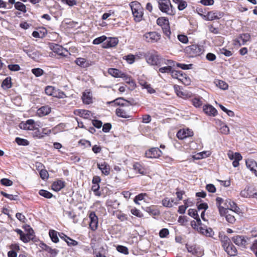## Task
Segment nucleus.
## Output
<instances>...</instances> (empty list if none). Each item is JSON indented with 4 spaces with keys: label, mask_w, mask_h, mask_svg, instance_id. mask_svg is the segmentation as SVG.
I'll use <instances>...</instances> for the list:
<instances>
[{
    "label": "nucleus",
    "mask_w": 257,
    "mask_h": 257,
    "mask_svg": "<svg viewBox=\"0 0 257 257\" xmlns=\"http://www.w3.org/2000/svg\"><path fill=\"white\" fill-rule=\"evenodd\" d=\"M15 8L16 10L21 11L23 13H26L27 12L26 6L21 2H18L15 3Z\"/></svg>",
    "instance_id": "a19ab883"
},
{
    "label": "nucleus",
    "mask_w": 257,
    "mask_h": 257,
    "mask_svg": "<svg viewBox=\"0 0 257 257\" xmlns=\"http://www.w3.org/2000/svg\"><path fill=\"white\" fill-rule=\"evenodd\" d=\"M193 135V132L188 128L180 130L177 134V137L180 140H183Z\"/></svg>",
    "instance_id": "ddd939ff"
},
{
    "label": "nucleus",
    "mask_w": 257,
    "mask_h": 257,
    "mask_svg": "<svg viewBox=\"0 0 257 257\" xmlns=\"http://www.w3.org/2000/svg\"><path fill=\"white\" fill-rule=\"evenodd\" d=\"M248 238L243 235H235L232 237V241L237 245L242 248H246Z\"/></svg>",
    "instance_id": "423d86ee"
},
{
    "label": "nucleus",
    "mask_w": 257,
    "mask_h": 257,
    "mask_svg": "<svg viewBox=\"0 0 257 257\" xmlns=\"http://www.w3.org/2000/svg\"><path fill=\"white\" fill-rule=\"evenodd\" d=\"M246 165L248 169H249L251 171L253 172L257 176V171L256 170V168H257V164L254 161L252 160H246Z\"/></svg>",
    "instance_id": "aec40b11"
},
{
    "label": "nucleus",
    "mask_w": 257,
    "mask_h": 257,
    "mask_svg": "<svg viewBox=\"0 0 257 257\" xmlns=\"http://www.w3.org/2000/svg\"><path fill=\"white\" fill-rule=\"evenodd\" d=\"M173 2L177 5L178 9L180 11L184 10L187 6L186 2L183 0H173Z\"/></svg>",
    "instance_id": "2f4dec72"
},
{
    "label": "nucleus",
    "mask_w": 257,
    "mask_h": 257,
    "mask_svg": "<svg viewBox=\"0 0 257 257\" xmlns=\"http://www.w3.org/2000/svg\"><path fill=\"white\" fill-rule=\"evenodd\" d=\"M118 40L116 38H107L103 43L102 47L108 48L115 46L118 44Z\"/></svg>",
    "instance_id": "2eb2a0df"
},
{
    "label": "nucleus",
    "mask_w": 257,
    "mask_h": 257,
    "mask_svg": "<svg viewBox=\"0 0 257 257\" xmlns=\"http://www.w3.org/2000/svg\"><path fill=\"white\" fill-rule=\"evenodd\" d=\"M202 99V98H200L198 97H194L192 99V103L195 107H199L203 104Z\"/></svg>",
    "instance_id": "37998d69"
},
{
    "label": "nucleus",
    "mask_w": 257,
    "mask_h": 257,
    "mask_svg": "<svg viewBox=\"0 0 257 257\" xmlns=\"http://www.w3.org/2000/svg\"><path fill=\"white\" fill-rule=\"evenodd\" d=\"M65 186L64 182L61 180H58L54 182L52 185V189L55 191H59Z\"/></svg>",
    "instance_id": "b1692460"
},
{
    "label": "nucleus",
    "mask_w": 257,
    "mask_h": 257,
    "mask_svg": "<svg viewBox=\"0 0 257 257\" xmlns=\"http://www.w3.org/2000/svg\"><path fill=\"white\" fill-rule=\"evenodd\" d=\"M220 133L224 135H227L229 133V128L228 126L224 123L221 124L220 128Z\"/></svg>",
    "instance_id": "6e6d98bb"
},
{
    "label": "nucleus",
    "mask_w": 257,
    "mask_h": 257,
    "mask_svg": "<svg viewBox=\"0 0 257 257\" xmlns=\"http://www.w3.org/2000/svg\"><path fill=\"white\" fill-rule=\"evenodd\" d=\"M186 247L189 252L195 256L201 257L204 254L203 250L199 247H197L195 245H190L187 244Z\"/></svg>",
    "instance_id": "1a4fd4ad"
},
{
    "label": "nucleus",
    "mask_w": 257,
    "mask_h": 257,
    "mask_svg": "<svg viewBox=\"0 0 257 257\" xmlns=\"http://www.w3.org/2000/svg\"><path fill=\"white\" fill-rule=\"evenodd\" d=\"M203 111L207 115L215 116L217 115V110L211 105H206L203 106Z\"/></svg>",
    "instance_id": "dca6fc26"
},
{
    "label": "nucleus",
    "mask_w": 257,
    "mask_h": 257,
    "mask_svg": "<svg viewBox=\"0 0 257 257\" xmlns=\"http://www.w3.org/2000/svg\"><path fill=\"white\" fill-rule=\"evenodd\" d=\"M45 250L50 253L53 256H55L59 252V250L55 248H52L48 245H45Z\"/></svg>",
    "instance_id": "c03bdc74"
},
{
    "label": "nucleus",
    "mask_w": 257,
    "mask_h": 257,
    "mask_svg": "<svg viewBox=\"0 0 257 257\" xmlns=\"http://www.w3.org/2000/svg\"><path fill=\"white\" fill-rule=\"evenodd\" d=\"M235 159L233 160L232 165L234 167H237L239 166V161L241 160L242 157L240 153H236Z\"/></svg>",
    "instance_id": "a18cd8bd"
},
{
    "label": "nucleus",
    "mask_w": 257,
    "mask_h": 257,
    "mask_svg": "<svg viewBox=\"0 0 257 257\" xmlns=\"http://www.w3.org/2000/svg\"><path fill=\"white\" fill-rule=\"evenodd\" d=\"M39 193L41 196H43L46 198L49 199V198H51L53 196V195L51 193H50V192H49L47 190H43V189L40 190L39 192Z\"/></svg>",
    "instance_id": "3c124183"
},
{
    "label": "nucleus",
    "mask_w": 257,
    "mask_h": 257,
    "mask_svg": "<svg viewBox=\"0 0 257 257\" xmlns=\"http://www.w3.org/2000/svg\"><path fill=\"white\" fill-rule=\"evenodd\" d=\"M77 114L81 117L85 119H88L91 116L92 113L89 110L81 109L78 110Z\"/></svg>",
    "instance_id": "a878e982"
},
{
    "label": "nucleus",
    "mask_w": 257,
    "mask_h": 257,
    "mask_svg": "<svg viewBox=\"0 0 257 257\" xmlns=\"http://www.w3.org/2000/svg\"><path fill=\"white\" fill-rule=\"evenodd\" d=\"M182 72V71H177L173 69L171 72V74L173 78L177 79L179 80L180 78L179 75H181Z\"/></svg>",
    "instance_id": "680f3d73"
},
{
    "label": "nucleus",
    "mask_w": 257,
    "mask_h": 257,
    "mask_svg": "<svg viewBox=\"0 0 257 257\" xmlns=\"http://www.w3.org/2000/svg\"><path fill=\"white\" fill-rule=\"evenodd\" d=\"M113 102H114L116 105L121 106H129L131 105L129 101L121 97L115 99ZM111 102H112V101Z\"/></svg>",
    "instance_id": "393cba45"
},
{
    "label": "nucleus",
    "mask_w": 257,
    "mask_h": 257,
    "mask_svg": "<svg viewBox=\"0 0 257 257\" xmlns=\"http://www.w3.org/2000/svg\"><path fill=\"white\" fill-rule=\"evenodd\" d=\"M56 89L51 86H48L46 87L45 91L46 94L49 96H54Z\"/></svg>",
    "instance_id": "09e8293b"
},
{
    "label": "nucleus",
    "mask_w": 257,
    "mask_h": 257,
    "mask_svg": "<svg viewBox=\"0 0 257 257\" xmlns=\"http://www.w3.org/2000/svg\"><path fill=\"white\" fill-rule=\"evenodd\" d=\"M158 6L162 13L168 15L173 16L176 13L175 9L172 7L170 0L158 4Z\"/></svg>",
    "instance_id": "7ed1b4c3"
},
{
    "label": "nucleus",
    "mask_w": 257,
    "mask_h": 257,
    "mask_svg": "<svg viewBox=\"0 0 257 257\" xmlns=\"http://www.w3.org/2000/svg\"><path fill=\"white\" fill-rule=\"evenodd\" d=\"M147 62L152 65H158L160 63L159 56L157 54H151L146 57Z\"/></svg>",
    "instance_id": "4468645a"
},
{
    "label": "nucleus",
    "mask_w": 257,
    "mask_h": 257,
    "mask_svg": "<svg viewBox=\"0 0 257 257\" xmlns=\"http://www.w3.org/2000/svg\"><path fill=\"white\" fill-rule=\"evenodd\" d=\"M116 249L118 252L124 254H127L128 253V248L126 246L119 245L117 246Z\"/></svg>",
    "instance_id": "4d7b16f0"
},
{
    "label": "nucleus",
    "mask_w": 257,
    "mask_h": 257,
    "mask_svg": "<svg viewBox=\"0 0 257 257\" xmlns=\"http://www.w3.org/2000/svg\"><path fill=\"white\" fill-rule=\"evenodd\" d=\"M185 52L190 57H195L200 56L204 52L203 46L197 44H193L187 46L185 49Z\"/></svg>",
    "instance_id": "f03ea898"
},
{
    "label": "nucleus",
    "mask_w": 257,
    "mask_h": 257,
    "mask_svg": "<svg viewBox=\"0 0 257 257\" xmlns=\"http://www.w3.org/2000/svg\"><path fill=\"white\" fill-rule=\"evenodd\" d=\"M1 183L5 186H10L13 185L12 181L7 178L2 179L1 180Z\"/></svg>",
    "instance_id": "774afa93"
},
{
    "label": "nucleus",
    "mask_w": 257,
    "mask_h": 257,
    "mask_svg": "<svg viewBox=\"0 0 257 257\" xmlns=\"http://www.w3.org/2000/svg\"><path fill=\"white\" fill-rule=\"evenodd\" d=\"M256 192H254L253 188L249 185H247L240 193L241 197L244 198L256 197Z\"/></svg>",
    "instance_id": "6e6552de"
},
{
    "label": "nucleus",
    "mask_w": 257,
    "mask_h": 257,
    "mask_svg": "<svg viewBox=\"0 0 257 257\" xmlns=\"http://www.w3.org/2000/svg\"><path fill=\"white\" fill-rule=\"evenodd\" d=\"M219 53L221 54H223L226 57H230L232 55L231 51L224 48L220 49L219 50Z\"/></svg>",
    "instance_id": "052dcab7"
},
{
    "label": "nucleus",
    "mask_w": 257,
    "mask_h": 257,
    "mask_svg": "<svg viewBox=\"0 0 257 257\" xmlns=\"http://www.w3.org/2000/svg\"><path fill=\"white\" fill-rule=\"evenodd\" d=\"M2 87L5 89H7L12 87V82L11 77H7L2 82Z\"/></svg>",
    "instance_id": "58836bf2"
},
{
    "label": "nucleus",
    "mask_w": 257,
    "mask_h": 257,
    "mask_svg": "<svg viewBox=\"0 0 257 257\" xmlns=\"http://www.w3.org/2000/svg\"><path fill=\"white\" fill-rule=\"evenodd\" d=\"M98 168L101 170L102 174L107 176L110 173V166L106 162H103L101 164H97Z\"/></svg>",
    "instance_id": "a211bd4d"
},
{
    "label": "nucleus",
    "mask_w": 257,
    "mask_h": 257,
    "mask_svg": "<svg viewBox=\"0 0 257 257\" xmlns=\"http://www.w3.org/2000/svg\"><path fill=\"white\" fill-rule=\"evenodd\" d=\"M179 81H181L183 84L185 85H188L190 84L191 80L186 74L183 71L182 72Z\"/></svg>",
    "instance_id": "c85d7f7f"
},
{
    "label": "nucleus",
    "mask_w": 257,
    "mask_h": 257,
    "mask_svg": "<svg viewBox=\"0 0 257 257\" xmlns=\"http://www.w3.org/2000/svg\"><path fill=\"white\" fill-rule=\"evenodd\" d=\"M63 215L66 216L69 218L74 219L75 217H76V215L75 214V213L72 211H64L63 212Z\"/></svg>",
    "instance_id": "0e129e2a"
},
{
    "label": "nucleus",
    "mask_w": 257,
    "mask_h": 257,
    "mask_svg": "<svg viewBox=\"0 0 257 257\" xmlns=\"http://www.w3.org/2000/svg\"><path fill=\"white\" fill-rule=\"evenodd\" d=\"M32 72L36 77H40L44 74L43 70L39 68L32 69Z\"/></svg>",
    "instance_id": "603ef678"
},
{
    "label": "nucleus",
    "mask_w": 257,
    "mask_h": 257,
    "mask_svg": "<svg viewBox=\"0 0 257 257\" xmlns=\"http://www.w3.org/2000/svg\"><path fill=\"white\" fill-rule=\"evenodd\" d=\"M200 231L202 234L207 236H212L214 234L213 231L210 228H205L201 227H200Z\"/></svg>",
    "instance_id": "4c0bfd02"
},
{
    "label": "nucleus",
    "mask_w": 257,
    "mask_h": 257,
    "mask_svg": "<svg viewBox=\"0 0 257 257\" xmlns=\"http://www.w3.org/2000/svg\"><path fill=\"white\" fill-rule=\"evenodd\" d=\"M250 36L248 33H244L241 34L237 39V42L239 45H244L246 42L249 41Z\"/></svg>",
    "instance_id": "5701e85b"
},
{
    "label": "nucleus",
    "mask_w": 257,
    "mask_h": 257,
    "mask_svg": "<svg viewBox=\"0 0 257 257\" xmlns=\"http://www.w3.org/2000/svg\"><path fill=\"white\" fill-rule=\"evenodd\" d=\"M33 236L34 235L33 233H31L30 231L29 233H24V235H23L22 237H21V239L24 242H28L33 238Z\"/></svg>",
    "instance_id": "79ce46f5"
},
{
    "label": "nucleus",
    "mask_w": 257,
    "mask_h": 257,
    "mask_svg": "<svg viewBox=\"0 0 257 257\" xmlns=\"http://www.w3.org/2000/svg\"><path fill=\"white\" fill-rule=\"evenodd\" d=\"M116 114L120 117L127 118L130 117L128 112L122 108H118L116 109Z\"/></svg>",
    "instance_id": "bb28decb"
},
{
    "label": "nucleus",
    "mask_w": 257,
    "mask_h": 257,
    "mask_svg": "<svg viewBox=\"0 0 257 257\" xmlns=\"http://www.w3.org/2000/svg\"><path fill=\"white\" fill-rule=\"evenodd\" d=\"M132 14L136 22H140L143 16V9L141 4L138 2H132L130 4Z\"/></svg>",
    "instance_id": "f257e3e1"
},
{
    "label": "nucleus",
    "mask_w": 257,
    "mask_h": 257,
    "mask_svg": "<svg viewBox=\"0 0 257 257\" xmlns=\"http://www.w3.org/2000/svg\"><path fill=\"white\" fill-rule=\"evenodd\" d=\"M106 39V37L105 36H102L101 37H97L93 40L92 43L94 45H98L101 43H103L105 42V40Z\"/></svg>",
    "instance_id": "de8ad7c7"
},
{
    "label": "nucleus",
    "mask_w": 257,
    "mask_h": 257,
    "mask_svg": "<svg viewBox=\"0 0 257 257\" xmlns=\"http://www.w3.org/2000/svg\"><path fill=\"white\" fill-rule=\"evenodd\" d=\"M123 58L126 60L129 64H133L135 61V57L132 54L124 56Z\"/></svg>",
    "instance_id": "338daca9"
},
{
    "label": "nucleus",
    "mask_w": 257,
    "mask_h": 257,
    "mask_svg": "<svg viewBox=\"0 0 257 257\" xmlns=\"http://www.w3.org/2000/svg\"><path fill=\"white\" fill-rule=\"evenodd\" d=\"M108 72L110 75L114 77H121L123 75L118 69L115 68H109Z\"/></svg>",
    "instance_id": "c9c22d12"
},
{
    "label": "nucleus",
    "mask_w": 257,
    "mask_h": 257,
    "mask_svg": "<svg viewBox=\"0 0 257 257\" xmlns=\"http://www.w3.org/2000/svg\"><path fill=\"white\" fill-rule=\"evenodd\" d=\"M175 91L179 97L183 98L185 96V94L182 91L181 88L177 85L174 86Z\"/></svg>",
    "instance_id": "5fc2aeb1"
},
{
    "label": "nucleus",
    "mask_w": 257,
    "mask_h": 257,
    "mask_svg": "<svg viewBox=\"0 0 257 257\" xmlns=\"http://www.w3.org/2000/svg\"><path fill=\"white\" fill-rule=\"evenodd\" d=\"M90 219L89 227L91 230L94 231L98 227V217L94 212H91L89 214Z\"/></svg>",
    "instance_id": "9b49d317"
},
{
    "label": "nucleus",
    "mask_w": 257,
    "mask_h": 257,
    "mask_svg": "<svg viewBox=\"0 0 257 257\" xmlns=\"http://www.w3.org/2000/svg\"><path fill=\"white\" fill-rule=\"evenodd\" d=\"M162 205L166 207L171 208L174 204H177L176 202H175V200L172 198H165L162 200Z\"/></svg>",
    "instance_id": "4be33fe9"
},
{
    "label": "nucleus",
    "mask_w": 257,
    "mask_h": 257,
    "mask_svg": "<svg viewBox=\"0 0 257 257\" xmlns=\"http://www.w3.org/2000/svg\"><path fill=\"white\" fill-rule=\"evenodd\" d=\"M20 127L25 130L33 131L36 129L35 122L32 119H28L25 123H20Z\"/></svg>",
    "instance_id": "f8f14e48"
},
{
    "label": "nucleus",
    "mask_w": 257,
    "mask_h": 257,
    "mask_svg": "<svg viewBox=\"0 0 257 257\" xmlns=\"http://www.w3.org/2000/svg\"><path fill=\"white\" fill-rule=\"evenodd\" d=\"M162 154L161 151L158 148H152L146 152L145 156L148 158H157Z\"/></svg>",
    "instance_id": "9d476101"
},
{
    "label": "nucleus",
    "mask_w": 257,
    "mask_h": 257,
    "mask_svg": "<svg viewBox=\"0 0 257 257\" xmlns=\"http://www.w3.org/2000/svg\"><path fill=\"white\" fill-rule=\"evenodd\" d=\"M1 194L3 195L6 198H8L11 200H17L19 198V196L17 195H13L8 194L4 191H1Z\"/></svg>",
    "instance_id": "49530a36"
},
{
    "label": "nucleus",
    "mask_w": 257,
    "mask_h": 257,
    "mask_svg": "<svg viewBox=\"0 0 257 257\" xmlns=\"http://www.w3.org/2000/svg\"><path fill=\"white\" fill-rule=\"evenodd\" d=\"M82 99L83 102L89 104L92 102L91 95L89 92H85L83 93Z\"/></svg>",
    "instance_id": "c756f323"
},
{
    "label": "nucleus",
    "mask_w": 257,
    "mask_h": 257,
    "mask_svg": "<svg viewBox=\"0 0 257 257\" xmlns=\"http://www.w3.org/2000/svg\"><path fill=\"white\" fill-rule=\"evenodd\" d=\"M61 2L63 4L68 5L69 7H73L77 4V2L76 0H61Z\"/></svg>",
    "instance_id": "bf43d9fd"
},
{
    "label": "nucleus",
    "mask_w": 257,
    "mask_h": 257,
    "mask_svg": "<svg viewBox=\"0 0 257 257\" xmlns=\"http://www.w3.org/2000/svg\"><path fill=\"white\" fill-rule=\"evenodd\" d=\"M225 217L226 218V220L230 223L233 224L235 221L236 219L234 215L229 213L227 214H226Z\"/></svg>",
    "instance_id": "e2e57ef3"
},
{
    "label": "nucleus",
    "mask_w": 257,
    "mask_h": 257,
    "mask_svg": "<svg viewBox=\"0 0 257 257\" xmlns=\"http://www.w3.org/2000/svg\"><path fill=\"white\" fill-rule=\"evenodd\" d=\"M219 237L223 248L231 243L229 238L227 236L220 234Z\"/></svg>",
    "instance_id": "f704fd0d"
},
{
    "label": "nucleus",
    "mask_w": 257,
    "mask_h": 257,
    "mask_svg": "<svg viewBox=\"0 0 257 257\" xmlns=\"http://www.w3.org/2000/svg\"><path fill=\"white\" fill-rule=\"evenodd\" d=\"M216 86L222 90H226L228 88V84L224 81L220 80H216L214 82Z\"/></svg>",
    "instance_id": "e433bc0d"
},
{
    "label": "nucleus",
    "mask_w": 257,
    "mask_h": 257,
    "mask_svg": "<svg viewBox=\"0 0 257 257\" xmlns=\"http://www.w3.org/2000/svg\"><path fill=\"white\" fill-rule=\"evenodd\" d=\"M15 141L19 145L27 146L29 144L28 140L19 137L16 138Z\"/></svg>",
    "instance_id": "864d4df0"
},
{
    "label": "nucleus",
    "mask_w": 257,
    "mask_h": 257,
    "mask_svg": "<svg viewBox=\"0 0 257 257\" xmlns=\"http://www.w3.org/2000/svg\"><path fill=\"white\" fill-rule=\"evenodd\" d=\"M224 249L230 256H235L237 254V249L231 243L225 247Z\"/></svg>",
    "instance_id": "412c9836"
},
{
    "label": "nucleus",
    "mask_w": 257,
    "mask_h": 257,
    "mask_svg": "<svg viewBox=\"0 0 257 257\" xmlns=\"http://www.w3.org/2000/svg\"><path fill=\"white\" fill-rule=\"evenodd\" d=\"M53 96L59 98H63L66 97L64 92L59 89H56Z\"/></svg>",
    "instance_id": "13d9d810"
},
{
    "label": "nucleus",
    "mask_w": 257,
    "mask_h": 257,
    "mask_svg": "<svg viewBox=\"0 0 257 257\" xmlns=\"http://www.w3.org/2000/svg\"><path fill=\"white\" fill-rule=\"evenodd\" d=\"M165 63L167 65V66L161 67L159 71L161 73H171L173 68L172 67V65H173V62L171 60H167Z\"/></svg>",
    "instance_id": "6ab92c4d"
},
{
    "label": "nucleus",
    "mask_w": 257,
    "mask_h": 257,
    "mask_svg": "<svg viewBox=\"0 0 257 257\" xmlns=\"http://www.w3.org/2000/svg\"><path fill=\"white\" fill-rule=\"evenodd\" d=\"M75 63L82 67H87L89 66V63L86 60L83 58H78L75 60Z\"/></svg>",
    "instance_id": "7c9ffc66"
},
{
    "label": "nucleus",
    "mask_w": 257,
    "mask_h": 257,
    "mask_svg": "<svg viewBox=\"0 0 257 257\" xmlns=\"http://www.w3.org/2000/svg\"><path fill=\"white\" fill-rule=\"evenodd\" d=\"M133 168L134 169L136 170L137 172H138L139 173L141 174H144V169L143 168L142 165L140 163H136L134 164V165H133Z\"/></svg>",
    "instance_id": "8fccbe9b"
},
{
    "label": "nucleus",
    "mask_w": 257,
    "mask_h": 257,
    "mask_svg": "<svg viewBox=\"0 0 257 257\" xmlns=\"http://www.w3.org/2000/svg\"><path fill=\"white\" fill-rule=\"evenodd\" d=\"M157 23L159 26L163 27H168L169 26V22L168 18L166 17L159 18L157 20Z\"/></svg>",
    "instance_id": "cd10ccee"
},
{
    "label": "nucleus",
    "mask_w": 257,
    "mask_h": 257,
    "mask_svg": "<svg viewBox=\"0 0 257 257\" xmlns=\"http://www.w3.org/2000/svg\"><path fill=\"white\" fill-rule=\"evenodd\" d=\"M218 208L219 210V214L222 216H225L226 215L229 213V210L228 208H225L222 206H219V207H218Z\"/></svg>",
    "instance_id": "69168bd1"
},
{
    "label": "nucleus",
    "mask_w": 257,
    "mask_h": 257,
    "mask_svg": "<svg viewBox=\"0 0 257 257\" xmlns=\"http://www.w3.org/2000/svg\"><path fill=\"white\" fill-rule=\"evenodd\" d=\"M49 236L52 241L55 243L59 241V238L57 235V232L54 230H50L49 232Z\"/></svg>",
    "instance_id": "ea45409f"
},
{
    "label": "nucleus",
    "mask_w": 257,
    "mask_h": 257,
    "mask_svg": "<svg viewBox=\"0 0 257 257\" xmlns=\"http://www.w3.org/2000/svg\"><path fill=\"white\" fill-rule=\"evenodd\" d=\"M224 15L223 13L219 11H210L206 15L200 14L202 18L206 21H213L221 19Z\"/></svg>",
    "instance_id": "39448f33"
},
{
    "label": "nucleus",
    "mask_w": 257,
    "mask_h": 257,
    "mask_svg": "<svg viewBox=\"0 0 257 257\" xmlns=\"http://www.w3.org/2000/svg\"><path fill=\"white\" fill-rule=\"evenodd\" d=\"M161 38V35L155 31L146 33L143 36V40L148 43H157Z\"/></svg>",
    "instance_id": "20e7f679"
},
{
    "label": "nucleus",
    "mask_w": 257,
    "mask_h": 257,
    "mask_svg": "<svg viewBox=\"0 0 257 257\" xmlns=\"http://www.w3.org/2000/svg\"><path fill=\"white\" fill-rule=\"evenodd\" d=\"M228 203V205H226V206L229 210L233 211L234 212H238L239 211V208L237 206L236 203L233 201L230 200L227 201Z\"/></svg>",
    "instance_id": "72a5a7b5"
},
{
    "label": "nucleus",
    "mask_w": 257,
    "mask_h": 257,
    "mask_svg": "<svg viewBox=\"0 0 257 257\" xmlns=\"http://www.w3.org/2000/svg\"><path fill=\"white\" fill-rule=\"evenodd\" d=\"M50 49L55 53L62 56H67L68 51L62 46L56 44H51L50 45Z\"/></svg>",
    "instance_id": "0eeeda50"
},
{
    "label": "nucleus",
    "mask_w": 257,
    "mask_h": 257,
    "mask_svg": "<svg viewBox=\"0 0 257 257\" xmlns=\"http://www.w3.org/2000/svg\"><path fill=\"white\" fill-rule=\"evenodd\" d=\"M51 108L48 105H44L39 108L37 111V114L39 116H43L49 114Z\"/></svg>",
    "instance_id": "f3484780"
},
{
    "label": "nucleus",
    "mask_w": 257,
    "mask_h": 257,
    "mask_svg": "<svg viewBox=\"0 0 257 257\" xmlns=\"http://www.w3.org/2000/svg\"><path fill=\"white\" fill-rule=\"evenodd\" d=\"M188 214L196 219L198 223L201 222V220L199 218V215L195 209H189L188 211Z\"/></svg>",
    "instance_id": "473e14b6"
}]
</instances>
